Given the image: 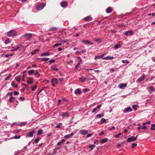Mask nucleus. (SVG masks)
<instances>
[{"label":"nucleus","instance_id":"1","mask_svg":"<svg viewBox=\"0 0 155 155\" xmlns=\"http://www.w3.org/2000/svg\"><path fill=\"white\" fill-rule=\"evenodd\" d=\"M17 32L15 30H11L7 32V35L10 37H14L16 35Z\"/></svg>","mask_w":155,"mask_h":155},{"label":"nucleus","instance_id":"2","mask_svg":"<svg viewBox=\"0 0 155 155\" xmlns=\"http://www.w3.org/2000/svg\"><path fill=\"white\" fill-rule=\"evenodd\" d=\"M46 5V4L45 3H41L37 5L36 8L38 11L42 9Z\"/></svg>","mask_w":155,"mask_h":155},{"label":"nucleus","instance_id":"3","mask_svg":"<svg viewBox=\"0 0 155 155\" xmlns=\"http://www.w3.org/2000/svg\"><path fill=\"white\" fill-rule=\"evenodd\" d=\"M23 36L26 39H29L31 38L32 35L31 33H25L23 35Z\"/></svg>","mask_w":155,"mask_h":155},{"label":"nucleus","instance_id":"4","mask_svg":"<svg viewBox=\"0 0 155 155\" xmlns=\"http://www.w3.org/2000/svg\"><path fill=\"white\" fill-rule=\"evenodd\" d=\"M79 133L82 135H85L88 133V131L87 130L85 129L81 130L79 131Z\"/></svg>","mask_w":155,"mask_h":155},{"label":"nucleus","instance_id":"5","mask_svg":"<svg viewBox=\"0 0 155 155\" xmlns=\"http://www.w3.org/2000/svg\"><path fill=\"white\" fill-rule=\"evenodd\" d=\"M137 137H132L128 138L127 140V142H131L135 141L137 139Z\"/></svg>","mask_w":155,"mask_h":155},{"label":"nucleus","instance_id":"6","mask_svg":"<svg viewBox=\"0 0 155 155\" xmlns=\"http://www.w3.org/2000/svg\"><path fill=\"white\" fill-rule=\"evenodd\" d=\"M145 77V75L144 74H142V76L139 78L137 79V81L138 82H141L144 79Z\"/></svg>","mask_w":155,"mask_h":155},{"label":"nucleus","instance_id":"7","mask_svg":"<svg viewBox=\"0 0 155 155\" xmlns=\"http://www.w3.org/2000/svg\"><path fill=\"white\" fill-rule=\"evenodd\" d=\"M127 86V84L126 83H122L119 84L118 87L120 89H122L123 87H125Z\"/></svg>","mask_w":155,"mask_h":155},{"label":"nucleus","instance_id":"8","mask_svg":"<svg viewBox=\"0 0 155 155\" xmlns=\"http://www.w3.org/2000/svg\"><path fill=\"white\" fill-rule=\"evenodd\" d=\"M114 58V57L113 56H108L106 57L103 58H102V59H105L107 60H112Z\"/></svg>","mask_w":155,"mask_h":155},{"label":"nucleus","instance_id":"9","mask_svg":"<svg viewBox=\"0 0 155 155\" xmlns=\"http://www.w3.org/2000/svg\"><path fill=\"white\" fill-rule=\"evenodd\" d=\"M32 80L33 78H32L29 77L27 81V83L29 84H32L33 82V81H32Z\"/></svg>","mask_w":155,"mask_h":155},{"label":"nucleus","instance_id":"10","mask_svg":"<svg viewBox=\"0 0 155 155\" xmlns=\"http://www.w3.org/2000/svg\"><path fill=\"white\" fill-rule=\"evenodd\" d=\"M82 42H84L85 44H90L91 45H93V43L87 40H83Z\"/></svg>","mask_w":155,"mask_h":155},{"label":"nucleus","instance_id":"11","mask_svg":"<svg viewBox=\"0 0 155 155\" xmlns=\"http://www.w3.org/2000/svg\"><path fill=\"white\" fill-rule=\"evenodd\" d=\"M51 82L52 83H55L57 84L58 83V81L57 79L54 78H52L51 80Z\"/></svg>","mask_w":155,"mask_h":155},{"label":"nucleus","instance_id":"12","mask_svg":"<svg viewBox=\"0 0 155 155\" xmlns=\"http://www.w3.org/2000/svg\"><path fill=\"white\" fill-rule=\"evenodd\" d=\"M67 4H68L66 2H63L61 3V5L62 7L64 8L67 6Z\"/></svg>","mask_w":155,"mask_h":155},{"label":"nucleus","instance_id":"13","mask_svg":"<svg viewBox=\"0 0 155 155\" xmlns=\"http://www.w3.org/2000/svg\"><path fill=\"white\" fill-rule=\"evenodd\" d=\"M124 110L127 112H131L132 111V109L130 107H128L125 108Z\"/></svg>","mask_w":155,"mask_h":155},{"label":"nucleus","instance_id":"14","mask_svg":"<svg viewBox=\"0 0 155 155\" xmlns=\"http://www.w3.org/2000/svg\"><path fill=\"white\" fill-rule=\"evenodd\" d=\"M51 68L52 70L56 71H58V69L56 67V66L55 65L51 66Z\"/></svg>","mask_w":155,"mask_h":155},{"label":"nucleus","instance_id":"15","mask_svg":"<svg viewBox=\"0 0 155 155\" xmlns=\"http://www.w3.org/2000/svg\"><path fill=\"white\" fill-rule=\"evenodd\" d=\"M22 46L21 45H19L17 47H16L15 48L12 49L11 50V51H15L17 50L18 49H19L20 48H21Z\"/></svg>","mask_w":155,"mask_h":155},{"label":"nucleus","instance_id":"16","mask_svg":"<svg viewBox=\"0 0 155 155\" xmlns=\"http://www.w3.org/2000/svg\"><path fill=\"white\" fill-rule=\"evenodd\" d=\"M21 77L20 75L17 76L15 78V80L18 82H19L21 80Z\"/></svg>","mask_w":155,"mask_h":155},{"label":"nucleus","instance_id":"17","mask_svg":"<svg viewBox=\"0 0 155 155\" xmlns=\"http://www.w3.org/2000/svg\"><path fill=\"white\" fill-rule=\"evenodd\" d=\"M112 11V9L110 7H108L106 10V12L107 13H109L111 12Z\"/></svg>","mask_w":155,"mask_h":155},{"label":"nucleus","instance_id":"18","mask_svg":"<svg viewBox=\"0 0 155 155\" xmlns=\"http://www.w3.org/2000/svg\"><path fill=\"white\" fill-rule=\"evenodd\" d=\"M69 116V114L67 112H63L62 113V116L64 117H68Z\"/></svg>","mask_w":155,"mask_h":155},{"label":"nucleus","instance_id":"19","mask_svg":"<svg viewBox=\"0 0 155 155\" xmlns=\"http://www.w3.org/2000/svg\"><path fill=\"white\" fill-rule=\"evenodd\" d=\"M132 34V32L131 31H127L125 32V35L126 36L128 35H131Z\"/></svg>","mask_w":155,"mask_h":155},{"label":"nucleus","instance_id":"20","mask_svg":"<svg viewBox=\"0 0 155 155\" xmlns=\"http://www.w3.org/2000/svg\"><path fill=\"white\" fill-rule=\"evenodd\" d=\"M92 18L90 16H87L84 18V20L85 21H88L91 20Z\"/></svg>","mask_w":155,"mask_h":155},{"label":"nucleus","instance_id":"21","mask_svg":"<svg viewBox=\"0 0 155 155\" xmlns=\"http://www.w3.org/2000/svg\"><path fill=\"white\" fill-rule=\"evenodd\" d=\"M50 53L48 52H47L46 53H43L41 54V57L45 56H48L50 55Z\"/></svg>","mask_w":155,"mask_h":155},{"label":"nucleus","instance_id":"22","mask_svg":"<svg viewBox=\"0 0 155 155\" xmlns=\"http://www.w3.org/2000/svg\"><path fill=\"white\" fill-rule=\"evenodd\" d=\"M74 93L75 94H81V91H80V89L79 88H78L76 89Z\"/></svg>","mask_w":155,"mask_h":155},{"label":"nucleus","instance_id":"23","mask_svg":"<svg viewBox=\"0 0 155 155\" xmlns=\"http://www.w3.org/2000/svg\"><path fill=\"white\" fill-rule=\"evenodd\" d=\"M39 59L43 61H48L49 59V58H39Z\"/></svg>","mask_w":155,"mask_h":155},{"label":"nucleus","instance_id":"24","mask_svg":"<svg viewBox=\"0 0 155 155\" xmlns=\"http://www.w3.org/2000/svg\"><path fill=\"white\" fill-rule=\"evenodd\" d=\"M108 140L107 138H104L103 139H102L101 141L100 142L101 143H106L107 142V141Z\"/></svg>","mask_w":155,"mask_h":155},{"label":"nucleus","instance_id":"25","mask_svg":"<svg viewBox=\"0 0 155 155\" xmlns=\"http://www.w3.org/2000/svg\"><path fill=\"white\" fill-rule=\"evenodd\" d=\"M150 90L152 91H155V90L153 86H150L149 87Z\"/></svg>","mask_w":155,"mask_h":155},{"label":"nucleus","instance_id":"26","mask_svg":"<svg viewBox=\"0 0 155 155\" xmlns=\"http://www.w3.org/2000/svg\"><path fill=\"white\" fill-rule=\"evenodd\" d=\"M151 127L150 128V130H155V124H152L151 125Z\"/></svg>","mask_w":155,"mask_h":155},{"label":"nucleus","instance_id":"27","mask_svg":"<svg viewBox=\"0 0 155 155\" xmlns=\"http://www.w3.org/2000/svg\"><path fill=\"white\" fill-rule=\"evenodd\" d=\"M104 115V114L103 113H102L101 114H98L96 115L97 117H98L99 118H101L103 117Z\"/></svg>","mask_w":155,"mask_h":155},{"label":"nucleus","instance_id":"28","mask_svg":"<svg viewBox=\"0 0 155 155\" xmlns=\"http://www.w3.org/2000/svg\"><path fill=\"white\" fill-rule=\"evenodd\" d=\"M57 30V28L55 27H53L50 28L49 29V30L51 31H55Z\"/></svg>","mask_w":155,"mask_h":155},{"label":"nucleus","instance_id":"29","mask_svg":"<svg viewBox=\"0 0 155 155\" xmlns=\"http://www.w3.org/2000/svg\"><path fill=\"white\" fill-rule=\"evenodd\" d=\"M11 85L14 88H17L18 87V85L17 84H14V82L12 81V82L11 83Z\"/></svg>","mask_w":155,"mask_h":155},{"label":"nucleus","instance_id":"30","mask_svg":"<svg viewBox=\"0 0 155 155\" xmlns=\"http://www.w3.org/2000/svg\"><path fill=\"white\" fill-rule=\"evenodd\" d=\"M34 131L33 130V131L30 132L29 133L28 135L29 136V137H31L33 136V134H34Z\"/></svg>","mask_w":155,"mask_h":155},{"label":"nucleus","instance_id":"31","mask_svg":"<svg viewBox=\"0 0 155 155\" xmlns=\"http://www.w3.org/2000/svg\"><path fill=\"white\" fill-rule=\"evenodd\" d=\"M96 146L95 145H89V147L91 149V150H92Z\"/></svg>","mask_w":155,"mask_h":155},{"label":"nucleus","instance_id":"32","mask_svg":"<svg viewBox=\"0 0 155 155\" xmlns=\"http://www.w3.org/2000/svg\"><path fill=\"white\" fill-rule=\"evenodd\" d=\"M15 99V97H11L10 98H9V102H12L14 101V100Z\"/></svg>","mask_w":155,"mask_h":155},{"label":"nucleus","instance_id":"33","mask_svg":"<svg viewBox=\"0 0 155 155\" xmlns=\"http://www.w3.org/2000/svg\"><path fill=\"white\" fill-rule=\"evenodd\" d=\"M94 41L96 42H99V43L101 42V41L100 38H98L97 39H94Z\"/></svg>","mask_w":155,"mask_h":155},{"label":"nucleus","instance_id":"34","mask_svg":"<svg viewBox=\"0 0 155 155\" xmlns=\"http://www.w3.org/2000/svg\"><path fill=\"white\" fill-rule=\"evenodd\" d=\"M42 132H43V130L42 129H40V130H38V131L37 134L38 135H41V133H42Z\"/></svg>","mask_w":155,"mask_h":155},{"label":"nucleus","instance_id":"35","mask_svg":"<svg viewBox=\"0 0 155 155\" xmlns=\"http://www.w3.org/2000/svg\"><path fill=\"white\" fill-rule=\"evenodd\" d=\"M86 79V78H84L83 77H81L79 78L80 81L82 82H83V81H84Z\"/></svg>","mask_w":155,"mask_h":155},{"label":"nucleus","instance_id":"36","mask_svg":"<svg viewBox=\"0 0 155 155\" xmlns=\"http://www.w3.org/2000/svg\"><path fill=\"white\" fill-rule=\"evenodd\" d=\"M35 71L34 70H31L29 71L28 72V73L29 74H31L34 73Z\"/></svg>","mask_w":155,"mask_h":155},{"label":"nucleus","instance_id":"37","mask_svg":"<svg viewBox=\"0 0 155 155\" xmlns=\"http://www.w3.org/2000/svg\"><path fill=\"white\" fill-rule=\"evenodd\" d=\"M122 62L123 63H127V64H128L129 63V61L127 60H122Z\"/></svg>","mask_w":155,"mask_h":155},{"label":"nucleus","instance_id":"38","mask_svg":"<svg viewBox=\"0 0 155 155\" xmlns=\"http://www.w3.org/2000/svg\"><path fill=\"white\" fill-rule=\"evenodd\" d=\"M106 121V120L104 118H102L101 120V123L102 124L104 122H105Z\"/></svg>","mask_w":155,"mask_h":155},{"label":"nucleus","instance_id":"39","mask_svg":"<svg viewBox=\"0 0 155 155\" xmlns=\"http://www.w3.org/2000/svg\"><path fill=\"white\" fill-rule=\"evenodd\" d=\"M119 45L120 44H117L114 46V48L115 49H117L118 48Z\"/></svg>","mask_w":155,"mask_h":155},{"label":"nucleus","instance_id":"40","mask_svg":"<svg viewBox=\"0 0 155 155\" xmlns=\"http://www.w3.org/2000/svg\"><path fill=\"white\" fill-rule=\"evenodd\" d=\"M20 136H15L13 137L15 139H19L20 138Z\"/></svg>","mask_w":155,"mask_h":155},{"label":"nucleus","instance_id":"41","mask_svg":"<svg viewBox=\"0 0 155 155\" xmlns=\"http://www.w3.org/2000/svg\"><path fill=\"white\" fill-rule=\"evenodd\" d=\"M10 43V40L9 39H7L5 40V43L6 44H8Z\"/></svg>","mask_w":155,"mask_h":155},{"label":"nucleus","instance_id":"42","mask_svg":"<svg viewBox=\"0 0 155 155\" xmlns=\"http://www.w3.org/2000/svg\"><path fill=\"white\" fill-rule=\"evenodd\" d=\"M64 78H59V82L60 83H62L64 81Z\"/></svg>","mask_w":155,"mask_h":155},{"label":"nucleus","instance_id":"43","mask_svg":"<svg viewBox=\"0 0 155 155\" xmlns=\"http://www.w3.org/2000/svg\"><path fill=\"white\" fill-rule=\"evenodd\" d=\"M132 108L134 109V110H136L137 108V106L136 105H132Z\"/></svg>","mask_w":155,"mask_h":155},{"label":"nucleus","instance_id":"44","mask_svg":"<svg viewBox=\"0 0 155 155\" xmlns=\"http://www.w3.org/2000/svg\"><path fill=\"white\" fill-rule=\"evenodd\" d=\"M55 61L54 59H51L49 61V64H51L52 63H54Z\"/></svg>","mask_w":155,"mask_h":155},{"label":"nucleus","instance_id":"45","mask_svg":"<svg viewBox=\"0 0 155 155\" xmlns=\"http://www.w3.org/2000/svg\"><path fill=\"white\" fill-rule=\"evenodd\" d=\"M61 45V43H57V44H55L54 45V47H57V46H60Z\"/></svg>","mask_w":155,"mask_h":155},{"label":"nucleus","instance_id":"46","mask_svg":"<svg viewBox=\"0 0 155 155\" xmlns=\"http://www.w3.org/2000/svg\"><path fill=\"white\" fill-rule=\"evenodd\" d=\"M137 145V144L136 143H133L132 144V147L133 148H134L136 147Z\"/></svg>","mask_w":155,"mask_h":155},{"label":"nucleus","instance_id":"47","mask_svg":"<svg viewBox=\"0 0 155 155\" xmlns=\"http://www.w3.org/2000/svg\"><path fill=\"white\" fill-rule=\"evenodd\" d=\"M80 65V62H79L78 64H77V65H76L75 66V69L76 70H77L78 69V68L77 67L78 66H79Z\"/></svg>","mask_w":155,"mask_h":155},{"label":"nucleus","instance_id":"48","mask_svg":"<svg viewBox=\"0 0 155 155\" xmlns=\"http://www.w3.org/2000/svg\"><path fill=\"white\" fill-rule=\"evenodd\" d=\"M38 51V49L35 50L33 51H32L31 52V54H34Z\"/></svg>","mask_w":155,"mask_h":155},{"label":"nucleus","instance_id":"49","mask_svg":"<svg viewBox=\"0 0 155 155\" xmlns=\"http://www.w3.org/2000/svg\"><path fill=\"white\" fill-rule=\"evenodd\" d=\"M37 86L36 85H34L33 87H32V91H34L35 90V89L37 88Z\"/></svg>","mask_w":155,"mask_h":155},{"label":"nucleus","instance_id":"50","mask_svg":"<svg viewBox=\"0 0 155 155\" xmlns=\"http://www.w3.org/2000/svg\"><path fill=\"white\" fill-rule=\"evenodd\" d=\"M100 56H96L94 58V59L96 60L101 58Z\"/></svg>","mask_w":155,"mask_h":155},{"label":"nucleus","instance_id":"51","mask_svg":"<svg viewBox=\"0 0 155 155\" xmlns=\"http://www.w3.org/2000/svg\"><path fill=\"white\" fill-rule=\"evenodd\" d=\"M35 75H37V77H39L40 76V74L37 71L34 74Z\"/></svg>","mask_w":155,"mask_h":155},{"label":"nucleus","instance_id":"52","mask_svg":"<svg viewBox=\"0 0 155 155\" xmlns=\"http://www.w3.org/2000/svg\"><path fill=\"white\" fill-rule=\"evenodd\" d=\"M57 150L56 149H54L53 150V152L52 154H57Z\"/></svg>","mask_w":155,"mask_h":155},{"label":"nucleus","instance_id":"53","mask_svg":"<svg viewBox=\"0 0 155 155\" xmlns=\"http://www.w3.org/2000/svg\"><path fill=\"white\" fill-rule=\"evenodd\" d=\"M89 90L87 88H85L83 90V92L84 93H86Z\"/></svg>","mask_w":155,"mask_h":155},{"label":"nucleus","instance_id":"54","mask_svg":"<svg viewBox=\"0 0 155 155\" xmlns=\"http://www.w3.org/2000/svg\"><path fill=\"white\" fill-rule=\"evenodd\" d=\"M39 139L38 138H37V139H35V140L34 142L36 143H38L39 141Z\"/></svg>","mask_w":155,"mask_h":155},{"label":"nucleus","instance_id":"55","mask_svg":"<svg viewBox=\"0 0 155 155\" xmlns=\"http://www.w3.org/2000/svg\"><path fill=\"white\" fill-rule=\"evenodd\" d=\"M121 135V134L120 133L117 134L116 135H115V137L116 138H118Z\"/></svg>","mask_w":155,"mask_h":155},{"label":"nucleus","instance_id":"56","mask_svg":"<svg viewBox=\"0 0 155 155\" xmlns=\"http://www.w3.org/2000/svg\"><path fill=\"white\" fill-rule=\"evenodd\" d=\"M64 137L67 138H69L71 137L69 134L66 135Z\"/></svg>","mask_w":155,"mask_h":155},{"label":"nucleus","instance_id":"57","mask_svg":"<svg viewBox=\"0 0 155 155\" xmlns=\"http://www.w3.org/2000/svg\"><path fill=\"white\" fill-rule=\"evenodd\" d=\"M11 77V75L10 74L9 75V76L8 77H6L5 78V80H7L8 79H9V77Z\"/></svg>","mask_w":155,"mask_h":155},{"label":"nucleus","instance_id":"58","mask_svg":"<svg viewBox=\"0 0 155 155\" xmlns=\"http://www.w3.org/2000/svg\"><path fill=\"white\" fill-rule=\"evenodd\" d=\"M19 94V92L17 91H15L14 92V95H16V94Z\"/></svg>","mask_w":155,"mask_h":155},{"label":"nucleus","instance_id":"59","mask_svg":"<svg viewBox=\"0 0 155 155\" xmlns=\"http://www.w3.org/2000/svg\"><path fill=\"white\" fill-rule=\"evenodd\" d=\"M97 110V109L96 108H94L92 111V113H94Z\"/></svg>","mask_w":155,"mask_h":155},{"label":"nucleus","instance_id":"60","mask_svg":"<svg viewBox=\"0 0 155 155\" xmlns=\"http://www.w3.org/2000/svg\"><path fill=\"white\" fill-rule=\"evenodd\" d=\"M92 135V134H88L87 135V137H91Z\"/></svg>","mask_w":155,"mask_h":155},{"label":"nucleus","instance_id":"61","mask_svg":"<svg viewBox=\"0 0 155 155\" xmlns=\"http://www.w3.org/2000/svg\"><path fill=\"white\" fill-rule=\"evenodd\" d=\"M115 129V127L114 126H112L110 128V130L111 131L113 129Z\"/></svg>","mask_w":155,"mask_h":155},{"label":"nucleus","instance_id":"62","mask_svg":"<svg viewBox=\"0 0 155 155\" xmlns=\"http://www.w3.org/2000/svg\"><path fill=\"white\" fill-rule=\"evenodd\" d=\"M155 15V13H153L152 14H149V15L150 16V15H152L153 16H154Z\"/></svg>","mask_w":155,"mask_h":155},{"label":"nucleus","instance_id":"63","mask_svg":"<svg viewBox=\"0 0 155 155\" xmlns=\"http://www.w3.org/2000/svg\"><path fill=\"white\" fill-rule=\"evenodd\" d=\"M19 98L20 99H21V100L22 101H24L25 99L24 98H23L21 97H20Z\"/></svg>","mask_w":155,"mask_h":155},{"label":"nucleus","instance_id":"64","mask_svg":"<svg viewBox=\"0 0 155 155\" xmlns=\"http://www.w3.org/2000/svg\"><path fill=\"white\" fill-rule=\"evenodd\" d=\"M150 124V121H148L145 123V124Z\"/></svg>","mask_w":155,"mask_h":155}]
</instances>
